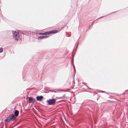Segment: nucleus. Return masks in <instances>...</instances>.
<instances>
[{
  "instance_id": "1",
  "label": "nucleus",
  "mask_w": 128,
  "mask_h": 128,
  "mask_svg": "<svg viewBox=\"0 0 128 128\" xmlns=\"http://www.w3.org/2000/svg\"><path fill=\"white\" fill-rule=\"evenodd\" d=\"M12 33L14 39L16 40H18L20 38V35L18 32L16 31H12Z\"/></svg>"
},
{
  "instance_id": "2",
  "label": "nucleus",
  "mask_w": 128,
  "mask_h": 128,
  "mask_svg": "<svg viewBox=\"0 0 128 128\" xmlns=\"http://www.w3.org/2000/svg\"><path fill=\"white\" fill-rule=\"evenodd\" d=\"M16 118V117L14 115L11 114L7 117L5 120L8 122H10L14 120Z\"/></svg>"
},
{
  "instance_id": "3",
  "label": "nucleus",
  "mask_w": 128,
  "mask_h": 128,
  "mask_svg": "<svg viewBox=\"0 0 128 128\" xmlns=\"http://www.w3.org/2000/svg\"><path fill=\"white\" fill-rule=\"evenodd\" d=\"M56 101V100L54 99H49L47 100L48 104L50 105H53L54 104Z\"/></svg>"
},
{
  "instance_id": "4",
  "label": "nucleus",
  "mask_w": 128,
  "mask_h": 128,
  "mask_svg": "<svg viewBox=\"0 0 128 128\" xmlns=\"http://www.w3.org/2000/svg\"><path fill=\"white\" fill-rule=\"evenodd\" d=\"M43 98V96H37L36 98L38 101H41Z\"/></svg>"
},
{
  "instance_id": "5",
  "label": "nucleus",
  "mask_w": 128,
  "mask_h": 128,
  "mask_svg": "<svg viewBox=\"0 0 128 128\" xmlns=\"http://www.w3.org/2000/svg\"><path fill=\"white\" fill-rule=\"evenodd\" d=\"M29 100H30L29 102H35V100L34 98L32 97H30Z\"/></svg>"
},
{
  "instance_id": "6",
  "label": "nucleus",
  "mask_w": 128,
  "mask_h": 128,
  "mask_svg": "<svg viewBox=\"0 0 128 128\" xmlns=\"http://www.w3.org/2000/svg\"><path fill=\"white\" fill-rule=\"evenodd\" d=\"M49 32L50 34L56 33L58 32V31L56 30H54L49 31Z\"/></svg>"
},
{
  "instance_id": "7",
  "label": "nucleus",
  "mask_w": 128,
  "mask_h": 128,
  "mask_svg": "<svg viewBox=\"0 0 128 128\" xmlns=\"http://www.w3.org/2000/svg\"><path fill=\"white\" fill-rule=\"evenodd\" d=\"M14 114L15 116H17L18 115L19 112L17 110H16L14 112Z\"/></svg>"
},
{
  "instance_id": "8",
  "label": "nucleus",
  "mask_w": 128,
  "mask_h": 128,
  "mask_svg": "<svg viewBox=\"0 0 128 128\" xmlns=\"http://www.w3.org/2000/svg\"><path fill=\"white\" fill-rule=\"evenodd\" d=\"M48 36H40L38 37V38H46L47 37H48Z\"/></svg>"
},
{
  "instance_id": "9",
  "label": "nucleus",
  "mask_w": 128,
  "mask_h": 128,
  "mask_svg": "<svg viewBox=\"0 0 128 128\" xmlns=\"http://www.w3.org/2000/svg\"><path fill=\"white\" fill-rule=\"evenodd\" d=\"M50 34V33L49 32H45L43 33V35H46L49 34Z\"/></svg>"
},
{
  "instance_id": "10",
  "label": "nucleus",
  "mask_w": 128,
  "mask_h": 128,
  "mask_svg": "<svg viewBox=\"0 0 128 128\" xmlns=\"http://www.w3.org/2000/svg\"><path fill=\"white\" fill-rule=\"evenodd\" d=\"M3 52V49L2 48H0V53Z\"/></svg>"
},
{
  "instance_id": "11",
  "label": "nucleus",
  "mask_w": 128,
  "mask_h": 128,
  "mask_svg": "<svg viewBox=\"0 0 128 128\" xmlns=\"http://www.w3.org/2000/svg\"><path fill=\"white\" fill-rule=\"evenodd\" d=\"M39 34L40 35H43V33H39Z\"/></svg>"
},
{
  "instance_id": "12",
  "label": "nucleus",
  "mask_w": 128,
  "mask_h": 128,
  "mask_svg": "<svg viewBox=\"0 0 128 128\" xmlns=\"http://www.w3.org/2000/svg\"><path fill=\"white\" fill-rule=\"evenodd\" d=\"M103 17V16L101 17H100V18H102Z\"/></svg>"
},
{
  "instance_id": "13",
  "label": "nucleus",
  "mask_w": 128,
  "mask_h": 128,
  "mask_svg": "<svg viewBox=\"0 0 128 128\" xmlns=\"http://www.w3.org/2000/svg\"><path fill=\"white\" fill-rule=\"evenodd\" d=\"M73 67H74V70L75 69V68H74V65H73Z\"/></svg>"
},
{
  "instance_id": "14",
  "label": "nucleus",
  "mask_w": 128,
  "mask_h": 128,
  "mask_svg": "<svg viewBox=\"0 0 128 128\" xmlns=\"http://www.w3.org/2000/svg\"><path fill=\"white\" fill-rule=\"evenodd\" d=\"M102 92H104L103 91H102Z\"/></svg>"
}]
</instances>
